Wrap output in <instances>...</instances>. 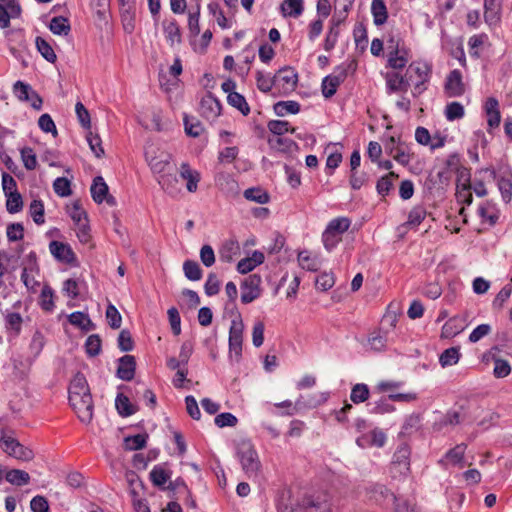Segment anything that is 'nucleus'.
<instances>
[{
  "label": "nucleus",
  "instance_id": "nucleus-54",
  "mask_svg": "<svg viewBox=\"0 0 512 512\" xmlns=\"http://www.w3.org/2000/svg\"><path fill=\"white\" fill-rule=\"evenodd\" d=\"M269 131L277 136H281L287 132L295 133V128H290V124L283 120H271L267 125Z\"/></svg>",
  "mask_w": 512,
  "mask_h": 512
},
{
  "label": "nucleus",
  "instance_id": "nucleus-22",
  "mask_svg": "<svg viewBox=\"0 0 512 512\" xmlns=\"http://www.w3.org/2000/svg\"><path fill=\"white\" fill-rule=\"evenodd\" d=\"M90 388L84 374L78 372L70 382L69 397L70 396H86L90 395Z\"/></svg>",
  "mask_w": 512,
  "mask_h": 512
},
{
  "label": "nucleus",
  "instance_id": "nucleus-4",
  "mask_svg": "<svg viewBox=\"0 0 512 512\" xmlns=\"http://www.w3.org/2000/svg\"><path fill=\"white\" fill-rule=\"evenodd\" d=\"M432 68L428 63L425 62H413L407 69V75L415 74L417 80L414 84V90L412 94L414 97L419 96L426 90L425 83L430 80Z\"/></svg>",
  "mask_w": 512,
  "mask_h": 512
},
{
  "label": "nucleus",
  "instance_id": "nucleus-23",
  "mask_svg": "<svg viewBox=\"0 0 512 512\" xmlns=\"http://www.w3.org/2000/svg\"><path fill=\"white\" fill-rule=\"evenodd\" d=\"M90 192L92 199L97 204H101L104 201L109 192V188L102 176H97L93 179Z\"/></svg>",
  "mask_w": 512,
  "mask_h": 512
},
{
  "label": "nucleus",
  "instance_id": "nucleus-61",
  "mask_svg": "<svg viewBox=\"0 0 512 512\" xmlns=\"http://www.w3.org/2000/svg\"><path fill=\"white\" fill-rule=\"evenodd\" d=\"M106 319L112 329L121 327L122 316L113 304H109L106 308Z\"/></svg>",
  "mask_w": 512,
  "mask_h": 512
},
{
  "label": "nucleus",
  "instance_id": "nucleus-29",
  "mask_svg": "<svg viewBox=\"0 0 512 512\" xmlns=\"http://www.w3.org/2000/svg\"><path fill=\"white\" fill-rule=\"evenodd\" d=\"M420 427L421 415L418 413H412L405 418V421L400 431V435L409 436L418 431Z\"/></svg>",
  "mask_w": 512,
  "mask_h": 512
},
{
  "label": "nucleus",
  "instance_id": "nucleus-63",
  "mask_svg": "<svg viewBox=\"0 0 512 512\" xmlns=\"http://www.w3.org/2000/svg\"><path fill=\"white\" fill-rule=\"evenodd\" d=\"M466 451L465 444H458L454 448L447 451L445 458L453 464H460L463 461L464 454Z\"/></svg>",
  "mask_w": 512,
  "mask_h": 512
},
{
  "label": "nucleus",
  "instance_id": "nucleus-6",
  "mask_svg": "<svg viewBox=\"0 0 512 512\" xmlns=\"http://www.w3.org/2000/svg\"><path fill=\"white\" fill-rule=\"evenodd\" d=\"M284 512H332L326 499L320 497L305 496L295 506L286 508Z\"/></svg>",
  "mask_w": 512,
  "mask_h": 512
},
{
  "label": "nucleus",
  "instance_id": "nucleus-55",
  "mask_svg": "<svg viewBox=\"0 0 512 512\" xmlns=\"http://www.w3.org/2000/svg\"><path fill=\"white\" fill-rule=\"evenodd\" d=\"M497 186L503 200L508 203L512 198V179L509 176H501L497 179Z\"/></svg>",
  "mask_w": 512,
  "mask_h": 512
},
{
  "label": "nucleus",
  "instance_id": "nucleus-52",
  "mask_svg": "<svg viewBox=\"0 0 512 512\" xmlns=\"http://www.w3.org/2000/svg\"><path fill=\"white\" fill-rule=\"evenodd\" d=\"M68 213L71 219L78 225L84 222H88V216L86 211L81 207L79 201H75L70 207H68Z\"/></svg>",
  "mask_w": 512,
  "mask_h": 512
},
{
  "label": "nucleus",
  "instance_id": "nucleus-58",
  "mask_svg": "<svg viewBox=\"0 0 512 512\" xmlns=\"http://www.w3.org/2000/svg\"><path fill=\"white\" fill-rule=\"evenodd\" d=\"M29 213L33 221L37 225H41L45 222L44 219V204L41 200H33L29 206Z\"/></svg>",
  "mask_w": 512,
  "mask_h": 512
},
{
  "label": "nucleus",
  "instance_id": "nucleus-20",
  "mask_svg": "<svg viewBox=\"0 0 512 512\" xmlns=\"http://www.w3.org/2000/svg\"><path fill=\"white\" fill-rule=\"evenodd\" d=\"M485 113L487 115V124L489 128H497L501 122V114L499 110V102L494 97H489L484 105Z\"/></svg>",
  "mask_w": 512,
  "mask_h": 512
},
{
  "label": "nucleus",
  "instance_id": "nucleus-8",
  "mask_svg": "<svg viewBox=\"0 0 512 512\" xmlns=\"http://www.w3.org/2000/svg\"><path fill=\"white\" fill-rule=\"evenodd\" d=\"M347 78V69L337 66L333 74L326 76L322 80V94L325 98H331L335 95L337 88Z\"/></svg>",
  "mask_w": 512,
  "mask_h": 512
},
{
  "label": "nucleus",
  "instance_id": "nucleus-57",
  "mask_svg": "<svg viewBox=\"0 0 512 512\" xmlns=\"http://www.w3.org/2000/svg\"><path fill=\"white\" fill-rule=\"evenodd\" d=\"M464 107L459 102H451L445 108V117L448 121L458 120L464 117Z\"/></svg>",
  "mask_w": 512,
  "mask_h": 512
},
{
  "label": "nucleus",
  "instance_id": "nucleus-5",
  "mask_svg": "<svg viewBox=\"0 0 512 512\" xmlns=\"http://www.w3.org/2000/svg\"><path fill=\"white\" fill-rule=\"evenodd\" d=\"M69 403L82 423L89 424L92 421L94 403L91 394L86 396H70Z\"/></svg>",
  "mask_w": 512,
  "mask_h": 512
},
{
  "label": "nucleus",
  "instance_id": "nucleus-42",
  "mask_svg": "<svg viewBox=\"0 0 512 512\" xmlns=\"http://www.w3.org/2000/svg\"><path fill=\"white\" fill-rule=\"evenodd\" d=\"M228 103L237 108L244 116L250 113V107L243 95L237 92H230L227 96Z\"/></svg>",
  "mask_w": 512,
  "mask_h": 512
},
{
  "label": "nucleus",
  "instance_id": "nucleus-41",
  "mask_svg": "<svg viewBox=\"0 0 512 512\" xmlns=\"http://www.w3.org/2000/svg\"><path fill=\"white\" fill-rule=\"evenodd\" d=\"M185 277L191 281H199L203 276L200 265L194 260H186L183 263Z\"/></svg>",
  "mask_w": 512,
  "mask_h": 512
},
{
  "label": "nucleus",
  "instance_id": "nucleus-31",
  "mask_svg": "<svg viewBox=\"0 0 512 512\" xmlns=\"http://www.w3.org/2000/svg\"><path fill=\"white\" fill-rule=\"evenodd\" d=\"M277 116L283 117L286 114H297L300 111V104L297 101H279L273 106Z\"/></svg>",
  "mask_w": 512,
  "mask_h": 512
},
{
  "label": "nucleus",
  "instance_id": "nucleus-15",
  "mask_svg": "<svg viewBox=\"0 0 512 512\" xmlns=\"http://www.w3.org/2000/svg\"><path fill=\"white\" fill-rule=\"evenodd\" d=\"M146 160L152 170V172L158 176L161 174L168 173L175 168V165L171 163V156L169 154L161 153L159 156H149L146 153Z\"/></svg>",
  "mask_w": 512,
  "mask_h": 512
},
{
  "label": "nucleus",
  "instance_id": "nucleus-3",
  "mask_svg": "<svg viewBox=\"0 0 512 512\" xmlns=\"http://www.w3.org/2000/svg\"><path fill=\"white\" fill-rule=\"evenodd\" d=\"M366 497L378 505L385 506L393 503L396 512H402L401 505L399 504L396 496L385 485L373 483L366 487Z\"/></svg>",
  "mask_w": 512,
  "mask_h": 512
},
{
  "label": "nucleus",
  "instance_id": "nucleus-35",
  "mask_svg": "<svg viewBox=\"0 0 512 512\" xmlns=\"http://www.w3.org/2000/svg\"><path fill=\"white\" fill-rule=\"evenodd\" d=\"M49 29L56 35H68L71 27L67 18L62 16L53 17L49 24Z\"/></svg>",
  "mask_w": 512,
  "mask_h": 512
},
{
  "label": "nucleus",
  "instance_id": "nucleus-53",
  "mask_svg": "<svg viewBox=\"0 0 512 512\" xmlns=\"http://www.w3.org/2000/svg\"><path fill=\"white\" fill-rule=\"evenodd\" d=\"M101 338L98 334L88 336L85 342V350L88 356L95 357L101 352Z\"/></svg>",
  "mask_w": 512,
  "mask_h": 512
},
{
  "label": "nucleus",
  "instance_id": "nucleus-51",
  "mask_svg": "<svg viewBox=\"0 0 512 512\" xmlns=\"http://www.w3.org/2000/svg\"><path fill=\"white\" fill-rule=\"evenodd\" d=\"M54 291L49 285H45L42 288L40 295V305L44 311L51 312L53 311L55 305L53 301Z\"/></svg>",
  "mask_w": 512,
  "mask_h": 512
},
{
  "label": "nucleus",
  "instance_id": "nucleus-49",
  "mask_svg": "<svg viewBox=\"0 0 512 512\" xmlns=\"http://www.w3.org/2000/svg\"><path fill=\"white\" fill-rule=\"evenodd\" d=\"M201 6L200 3L196 4L194 10L188 13V29L192 36H197L200 33L199 19H200Z\"/></svg>",
  "mask_w": 512,
  "mask_h": 512
},
{
  "label": "nucleus",
  "instance_id": "nucleus-24",
  "mask_svg": "<svg viewBox=\"0 0 512 512\" xmlns=\"http://www.w3.org/2000/svg\"><path fill=\"white\" fill-rule=\"evenodd\" d=\"M115 407L119 415L122 417H129L135 414L138 410V408L130 402L129 398L122 393L117 394Z\"/></svg>",
  "mask_w": 512,
  "mask_h": 512
},
{
  "label": "nucleus",
  "instance_id": "nucleus-19",
  "mask_svg": "<svg viewBox=\"0 0 512 512\" xmlns=\"http://www.w3.org/2000/svg\"><path fill=\"white\" fill-rule=\"evenodd\" d=\"M157 182L169 195L174 196L180 191L176 167L170 172L157 176Z\"/></svg>",
  "mask_w": 512,
  "mask_h": 512
},
{
  "label": "nucleus",
  "instance_id": "nucleus-37",
  "mask_svg": "<svg viewBox=\"0 0 512 512\" xmlns=\"http://www.w3.org/2000/svg\"><path fill=\"white\" fill-rule=\"evenodd\" d=\"M281 11L284 16L298 17L303 12V0H285Z\"/></svg>",
  "mask_w": 512,
  "mask_h": 512
},
{
  "label": "nucleus",
  "instance_id": "nucleus-60",
  "mask_svg": "<svg viewBox=\"0 0 512 512\" xmlns=\"http://www.w3.org/2000/svg\"><path fill=\"white\" fill-rule=\"evenodd\" d=\"M54 192L60 197H67L71 195V183L65 177H58L53 182Z\"/></svg>",
  "mask_w": 512,
  "mask_h": 512
},
{
  "label": "nucleus",
  "instance_id": "nucleus-10",
  "mask_svg": "<svg viewBox=\"0 0 512 512\" xmlns=\"http://www.w3.org/2000/svg\"><path fill=\"white\" fill-rule=\"evenodd\" d=\"M199 113L207 120L216 119L221 113L220 101L211 92H208L200 101Z\"/></svg>",
  "mask_w": 512,
  "mask_h": 512
},
{
  "label": "nucleus",
  "instance_id": "nucleus-21",
  "mask_svg": "<svg viewBox=\"0 0 512 512\" xmlns=\"http://www.w3.org/2000/svg\"><path fill=\"white\" fill-rule=\"evenodd\" d=\"M500 0H484V19L491 26L500 21Z\"/></svg>",
  "mask_w": 512,
  "mask_h": 512
},
{
  "label": "nucleus",
  "instance_id": "nucleus-17",
  "mask_svg": "<svg viewBox=\"0 0 512 512\" xmlns=\"http://www.w3.org/2000/svg\"><path fill=\"white\" fill-rule=\"evenodd\" d=\"M136 359L132 355H124L118 359L116 376L123 381H131L135 376Z\"/></svg>",
  "mask_w": 512,
  "mask_h": 512
},
{
  "label": "nucleus",
  "instance_id": "nucleus-44",
  "mask_svg": "<svg viewBox=\"0 0 512 512\" xmlns=\"http://www.w3.org/2000/svg\"><path fill=\"white\" fill-rule=\"evenodd\" d=\"M170 477L171 473L160 465L154 466L150 472V480L157 487H162Z\"/></svg>",
  "mask_w": 512,
  "mask_h": 512
},
{
  "label": "nucleus",
  "instance_id": "nucleus-27",
  "mask_svg": "<svg viewBox=\"0 0 512 512\" xmlns=\"http://www.w3.org/2000/svg\"><path fill=\"white\" fill-rule=\"evenodd\" d=\"M426 216H427V211L423 206H421V205L415 206L410 210V212L408 214V219L402 225V227L409 228V229L416 228L422 223V221L426 218Z\"/></svg>",
  "mask_w": 512,
  "mask_h": 512
},
{
  "label": "nucleus",
  "instance_id": "nucleus-59",
  "mask_svg": "<svg viewBox=\"0 0 512 512\" xmlns=\"http://www.w3.org/2000/svg\"><path fill=\"white\" fill-rule=\"evenodd\" d=\"M488 41V35L485 33L475 34L471 36L468 40V46L470 48V54L473 57L479 58L480 54L478 52V48L484 45Z\"/></svg>",
  "mask_w": 512,
  "mask_h": 512
},
{
  "label": "nucleus",
  "instance_id": "nucleus-45",
  "mask_svg": "<svg viewBox=\"0 0 512 512\" xmlns=\"http://www.w3.org/2000/svg\"><path fill=\"white\" fill-rule=\"evenodd\" d=\"M392 399L390 395L387 397H381L379 400L369 403L368 406H371L370 412L374 414H385L392 412L394 410V406L391 404Z\"/></svg>",
  "mask_w": 512,
  "mask_h": 512
},
{
  "label": "nucleus",
  "instance_id": "nucleus-62",
  "mask_svg": "<svg viewBox=\"0 0 512 512\" xmlns=\"http://www.w3.org/2000/svg\"><path fill=\"white\" fill-rule=\"evenodd\" d=\"M22 317L17 312L8 313L5 317V325L8 330H12L16 335L21 331Z\"/></svg>",
  "mask_w": 512,
  "mask_h": 512
},
{
  "label": "nucleus",
  "instance_id": "nucleus-43",
  "mask_svg": "<svg viewBox=\"0 0 512 512\" xmlns=\"http://www.w3.org/2000/svg\"><path fill=\"white\" fill-rule=\"evenodd\" d=\"M244 197L247 200L259 203L266 204L269 202L270 196L269 194L260 187H252L248 188L244 191Z\"/></svg>",
  "mask_w": 512,
  "mask_h": 512
},
{
  "label": "nucleus",
  "instance_id": "nucleus-14",
  "mask_svg": "<svg viewBox=\"0 0 512 512\" xmlns=\"http://www.w3.org/2000/svg\"><path fill=\"white\" fill-rule=\"evenodd\" d=\"M50 253L60 262L66 264H75L76 255L70 245L53 240L49 244Z\"/></svg>",
  "mask_w": 512,
  "mask_h": 512
},
{
  "label": "nucleus",
  "instance_id": "nucleus-50",
  "mask_svg": "<svg viewBox=\"0 0 512 512\" xmlns=\"http://www.w3.org/2000/svg\"><path fill=\"white\" fill-rule=\"evenodd\" d=\"M5 196L7 198L6 209L10 214L18 213L23 209V199L19 192L10 193Z\"/></svg>",
  "mask_w": 512,
  "mask_h": 512
},
{
  "label": "nucleus",
  "instance_id": "nucleus-64",
  "mask_svg": "<svg viewBox=\"0 0 512 512\" xmlns=\"http://www.w3.org/2000/svg\"><path fill=\"white\" fill-rule=\"evenodd\" d=\"M32 87L20 80L16 81L13 85V92L20 101L30 100V93H32Z\"/></svg>",
  "mask_w": 512,
  "mask_h": 512
},
{
  "label": "nucleus",
  "instance_id": "nucleus-39",
  "mask_svg": "<svg viewBox=\"0 0 512 512\" xmlns=\"http://www.w3.org/2000/svg\"><path fill=\"white\" fill-rule=\"evenodd\" d=\"M185 132L191 137H198L202 134L204 128L202 123L196 117L184 115L183 117Z\"/></svg>",
  "mask_w": 512,
  "mask_h": 512
},
{
  "label": "nucleus",
  "instance_id": "nucleus-36",
  "mask_svg": "<svg viewBox=\"0 0 512 512\" xmlns=\"http://www.w3.org/2000/svg\"><path fill=\"white\" fill-rule=\"evenodd\" d=\"M147 439V433L127 436L124 438V448L129 451L141 450L146 446Z\"/></svg>",
  "mask_w": 512,
  "mask_h": 512
},
{
  "label": "nucleus",
  "instance_id": "nucleus-25",
  "mask_svg": "<svg viewBox=\"0 0 512 512\" xmlns=\"http://www.w3.org/2000/svg\"><path fill=\"white\" fill-rule=\"evenodd\" d=\"M68 320L72 325L80 328L85 332H89L95 328V324L91 321L88 314H85L80 311L71 313L68 316Z\"/></svg>",
  "mask_w": 512,
  "mask_h": 512
},
{
  "label": "nucleus",
  "instance_id": "nucleus-48",
  "mask_svg": "<svg viewBox=\"0 0 512 512\" xmlns=\"http://www.w3.org/2000/svg\"><path fill=\"white\" fill-rule=\"evenodd\" d=\"M463 330L461 321L457 318L449 319L442 327L441 336L444 338H452Z\"/></svg>",
  "mask_w": 512,
  "mask_h": 512
},
{
  "label": "nucleus",
  "instance_id": "nucleus-2",
  "mask_svg": "<svg viewBox=\"0 0 512 512\" xmlns=\"http://www.w3.org/2000/svg\"><path fill=\"white\" fill-rule=\"evenodd\" d=\"M0 434V448L4 453L21 461H31L34 458V452L14 437L13 430L2 428Z\"/></svg>",
  "mask_w": 512,
  "mask_h": 512
},
{
  "label": "nucleus",
  "instance_id": "nucleus-33",
  "mask_svg": "<svg viewBox=\"0 0 512 512\" xmlns=\"http://www.w3.org/2000/svg\"><path fill=\"white\" fill-rule=\"evenodd\" d=\"M5 479L12 485L23 486L29 483L30 475L20 469H11L6 472Z\"/></svg>",
  "mask_w": 512,
  "mask_h": 512
},
{
  "label": "nucleus",
  "instance_id": "nucleus-18",
  "mask_svg": "<svg viewBox=\"0 0 512 512\" xmlns=\"http://www.w3.org/2000/svg\"><path fill=\"white\" fill-rule=\"evenodd\" d=\"M410 448L407 445L398 447L393 456L392 470L406 474L410 470Z\"/></svg>",
  "mask_w": 512,
  "mask_h": 512
},
{
  "label": "nucleus",
  "instance_id": "nucleus-47",
  "mask_svg": "<svg viewBox=\"0 0 512 512\" xmlns=\"http://www.w3.org/2000/svg\"><path fill=\"white\" fill-rule=\"evenodd\" d=\"M163 30H164L167 40L170 41L172 44L174 42H177V43L181 42V31H180V27L176 20H172L168 23L164 22Z\"/></svg>",
  "mask_w": 512,
  "mask_h": 512
},
{
  "label": "nucleus",
  "instance_id": "nucleus-13",
  "mask_svg": "<svg viewBox=\"0 0 512 512\" xmlns=\"http://www.w3.org/2000/svg\"><path fill=\"white\" fill-rule=\"evenodd\" d=\"M444 90L448 97H460L465 93V85L460 70L454 69L448 74Z\"/></svg>",
  "mask_w": 512,
  "mask_h": 512
},
{
  "label": "nucleus",
  "instance_id": "nucleus-56",
  "mask_svg": "<svg viewBox=\"0 0 512 512\" xmlns=\"http://www.w3.org/2000/svg\"><path fill=\"white\" fill-rule=\"evenodd\" d=\"M208 11L211 15L216 17L217 24L222 29H227L230 27L227 18L224 15V12L222 11L220 5L218 2H210L207 6Z\"/></svg>",
  "mask_w": 512,
  "mask_h": 512
},
{
  "label": "nucleus",
  "instance_id": "nucleus-9",
  "mask_svg": "<svg viewBox=\"0 0 512 512\" xmlns=\"http://www.w3.org/2000/svg\"><path fill=\"white\" fill-rule=\"evenodd\" d=\"M298 82V75L291 67H284L274 75V83L279 86L284 94L294 91Z\"/></svg>",
  "mask_w": 512,
  "mask_h": 512
},
{
  "label": "nucleus",
  "instance_id": "nucleus-46",
  "mask_svg": "<svg viewBox=\"0 0 512 512\" xmlns=\"http://www.w3.org/2000/svg\"><path fill=\"white\" fill-rule=\"evenodd\" d=\"M460 358V352L458 347H451L444 350L440 357L439 362L442 367L452 366L458 363Z\"/></svg>",
  "mask_w": 512,
  "mask_h": 512
},
{
  "label": "nucleus",
  "instance_id": "nucleus-16",
  "mask_svg": "<svg viewBox=\"0 0 512 512\" xmlns=\"http://www.w3.org/2000/svg\"><path fill=\"white\" fill-rule=\"evenodd\" d=\"M385 78L387 88L390 92H406L410 86V82L414 81L413 75H407L406 73L405 76H403L398 72H388Z\"/></svg>",
  "mask_w": 512,
  "mask_h": 512
},
{
  "label": "nucleus",
  "instance_id": "nucleus-30",
  "mask_svg": "<svg viewBox=\"0 0 512 512\" xmlns=\"http://www.w3.org/2000/svg\"><path fill=\"white\" fill-rule=\"evenodd\" d=\"M390 143L392 144L391 147H386L387 150H389V154L393 157L394 160H396L401 165H408L411 157L408 152H406L405 148L399 144V146H394L395 144V138H390Z\"/></svg>",
  "mask_w": 512,
  "mask_h": 512
},
{
  "label": "nucleus",
  "instance_id": "nucleus-11",
  "mask_svg": "<svg viewBox=\"0 0 512 512\" xmlns=\"http://www.w3.org/2000/svg\"><path fill=\"white\" fill-rule=\"evenodd\" d=\"M243 329L244 325L241 319L232 320L229 330V350L230 353H234L237 358L242 354Z\"/></svg>",
  "mask_w": 512,
  "mask_h": 512
},
{
  "label": "nucleus",
  "instance_id": "nucleus-1",
  "mask_svg": "<svg viewBox=\"0 0 512 512\" xmlns=\"http://www.w3.org/2000/svg\"><path fill=\"white\" fill-rule=\"evenodd\" d=\"M236 455L247 478L258 481L262 473V464L252 442L240 441L237 444Z\"/></svg>",
  "mask_w": 512,
  "mask_h": 512
},
{
  "label": "nucleus",
  "instance_id": "nucleus-32",
  "mask_svg": "<svg viewBox=\"0 0 512 512\" xmlns=\"http://www.w3.org/2000/svg\"><path fill=\"white\" fill-rule=\"evenodd\" d=\"M299 265L307 270L315 272L320 268L321 262L316 256H311L308 251H301L298 254Z\"/></svg>",
  "mask_w": 512,
  "mask_h": 512
},
{
  "label": "nucleus",
  "instance_id": "nucleus-26",
  "mask_svg": "<svg viewBox=\"0 0 512 512\" xmlns=\"http://www.w3.org/2000/svg\"><path fill=\"white\" fill-rule=\"evenodd\" d=\"M180 177L187 180L186 187L189 192H195L197 190L200 176L198 172L190 169L189 164L182 163L180 169Z\"/></svg>",
  "mask_w": 512,
  "mask_h": 512
},
{
  "label": "nucleus",
  "instance_id": "nucleus-38",
  "mask_svg": "<svg viewBox=\"0 0 512 512\" xmlns=\"http://www.w3.org/2000/svg\"><path fill=\"white\" fill-rule=\"evenodd\" d=\"M350 225L351 220L348 217H337L332 219L326 228L332 233L342 237V234L350 228Z\"/></svg>",
  "mask_w": 512,
  "mask_h": 512
},
{
  "label": "nucleus",
  "instance_id": "nucleus-28",
  "mask_svg": "<svg viewBox=\"0 0 512 512\" xmlns=\"http://www.w3.org/2000/svg\"><path fill=\"white\" fill-rule=\"evenodd\" d=\"M371 13L376 26L383 25L388 18L386 4L383 0H373L371 4Z\"/></svg>",
  "mask_w": 512,
  "mask_h": 512
},
{
  "label": "nucleus",
  "instance_id": "nucleus-12",
  "mask_svg": "<svg viewBox=\"0 0 512 512\" xmlns=\"http://www.w3.org/2000/svg\"><path fill=\"white\" fill-rule=\"evenodd\" d=\"M393 43V39H390L387 66L395 70H400L408 63V51L405 48H399L398 43L395 45H393Z\"/></svg>",
  "mask_w": 512,
  "mask_h": 512
},
{
  "label": "nucleus",
  "instance_id": "nucleus-7",
  "mask_svg": "<svg viewBox=\"0 0 512 512\" xmlns=\"http://www.w3.org/2000/svg\"><path fill=\"white\" fill-rule=\"evenodd\" d=\"M261 277L258 274H251L241 283V302L249 304L261 295Z\"/></svg>",
  "mask_w": 512,
  "mask_h": 512
},
{
  "label": "nucleus",
  "instance_id": "nucleus-34",
  "mask_svg": "<svg viewBox=\"0 0 512 512\" xmlns=\"http://www.w3.org/2000/svg\"><path fill=\"white\" fill-rule=\"evenodd\" d=\"M370 396V390L368 385L364 383H357L355 384L350 393V400L354 404H360L369 399Z\"/></svg>",
  "mask_w": 512,
  "mask_h": 512
},
{
  "label": "nucleus",
  "instance_id": "nucleus-40",
  "mask_svg": "<svg viewBox=\"0 0 512 512\" xmlns=\"http://www.w3.org/2000/svg\"><path fill=\"white\" fill-rule=\"evenodd\" d=\"M36 48L45 60L50 63H55L57 56L51 45L42 37H36Z\"/></svg>",
  "mask_w": 512,
  "mask_h": 512
}]
</instances>
